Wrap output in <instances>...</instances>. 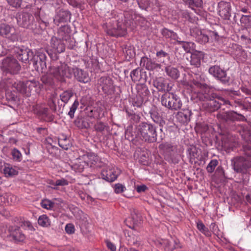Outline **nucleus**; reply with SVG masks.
<instances>
[{"mask_svg": "<svg viewBox=\"0 0 251 251\" xmlns=\"http://www.w3.org/2000/svg\"><path fill=\"white\" fill-rule=\"evenodd\" d=\"M151 118L153 121L158 124L160 126H163L165 124V121L163 120L162 117L159 115L155 109H151L149 112Z\"/></svg>", "mask_w": 251, "mask_h": 251, "instance_id": "473e14b6", "label": "nucleus"}, {"mask_svg": "<svg viewBox=\"0 0 251 251\" xmlns=\"http://www.w3.org/2000/svg\"><path fill=\"white\" fill-rule=\"evenodd\" d=\"M222 145L223 148L226 151L230 150L233 148V144L227 138H224L222 140Z\"/></svg>", "mask_w": 251, "mask_h": 251, "instance_id": "4d7b16f0", "label": "nucleus"}, {"mask_svg": "<svg viewBox=\"0 0 251 251\" xmlns=\"http://www.w3.org/2000/svg\"><path fill=\"white\" fill-rule=\"evenodd\" d=\"M79 105V102L77 100H75L72 106L70 108V111L68 113V115L70 117L71 119L73 118L74 117V114L76 110L77 109L78 106Z\"/></svg>", "mask_w": 251, "mask_h": 251, "instance_id": "bf43d9fd", "label": "nucleus"}, {"mask_svg": "<svg viewBox=\"0 0 251 251\" xmlns=\"http://www.w3.org/2000/svg\"><path fill=\"white\" fill-rule=\"evenodd\" d=\"M46 59V53L41 49L35 52L33 58L30 59V63L33 64L34 69L37 72H43L47 68Z\"/></svg>", "mask_w": 251, "mask_h": 251, "instance_id": "1a4fd4ad", "label": "nucleus"}, {"mask_svg": "<svg viewBox=\"0 0 251 251\" xmlns=\"http://www.w3.org/2000/svg\"><path fill=\"white\" fill-rule=\"evenodd\" d=\"M86 157L88 158V160H84L83 163L86 164L87 165H88L89 163H90L91 164H94L99 161V157L97 155L93 153H89L86 155H84L83 156V158H84L85 160H86Z\"/></svg>", "mask_w": 251, "mask_h": 251, "instance_id": "a19ab883", "label": "nucleus"}, {"mask_svg": "<svg viewBox=\"0 0 251 251\" xmlns=\"http://www.w3.org/2000/svg\"><path fill=\"white\" fill-rule=\"evenodd\" d=\"M189 7L191 8L194 7L200 8L202 6V0H182Z\"/></svg>", "mask_w": 251, "mask_h": 251, "instance_id": "37998d69", "label": "nucleus"}, {"mask_svg": "<svg viewBox=\"0 0 251 251\" xmlns=\"http://www.w3.org/2000/svg\"><path fill=\"white\" fill-rule=\"evenodd\" d=\"M2 68L4 71L14 75L20 72L21 67L16 58L6 57L2 60Z\"/></svg>", "mask_w": 251, "mask_h": 251, "instance_id": "f8f14e48", "label": "nucleus"}, {"mask_svg": "<svg viewBox=\"0 0 251 251\" xmlns=\"http://www.w3.org/2000/svg\"><path fill=\"white\" fill-rule=\"evenodd\" d=\"M40 80L42 83L41 88L43 87V85L52 87L54 84V80L52 76L47 74L43 75L40 78Z\"/></svg>", "mask_w": 251, "mask_h": 251, "instance_id": "4c0bfd02", "label": "nucleus"}, {"mask_svg": "<svg viewBox=\"0 0 251 251\" xmlns=\"http://www.w3.org/2000/svg\"><path fill=\"white\" fill-rule=\"evenodd\" d=\"M14 52L18 59L25 63H29L30 59L33 58L34 54L31 50L25 48L24 46L22 47H15L14 48Z\"/></svg>", "mask_w": 251, "mask_h": 251, "instance_id": "2eb2a0df", "label": "nucleus"}, {"mask_svg": "<svg viewBox=\"0 0 251 251\" xmlns=\"http://www.w3.org/2000/svg\"><path fill=\"white\" fill-rule=\"evenodd\" d=\"M209 40L213 41H217L219 39V35L218 32L211 30L207 31Z\"/></svg>", "mask_w": 251, "mask_h": 251, "instance_id": "e2e57ef3", "label": "nucleus"}, {"mask_svg": "<svg viewBox=\"0 0 251 251\" xmlns=\"http://www.w3.org/2000/svg\"><path fill=\"white\" fill-rule=\"evenodd\" d=\"M218 164V161L216 159L212 160L210 163L208 164L206 170L208 173H212L215 167Z\"/></svg>", "mask_w": 251, "mask_h": 251, "instance_id": "13d9d810", "label": "nucleus"}, {"mask_svg": "<svg viewBox=\"0 0 251 251\" xmlns=\"http://www.w3.org/2000/svg\"><path fill=\"white\" fill-rule=\"evenodd\" d=\"M38 223L42 226H48L50 225V220L46 215L40 216L38 220Z\"/></svg>", "mask_w": 251, "mask_h": 251, "instance_id": "3c124183", "label": "nucleus"}, {"mask_svg": "<svg viewBox=\"0 0 251 251\" xmlns=\"http://www.w3.org/2000/svg\"><path fill=\"white\" fill-rule=\"evenodd\" d=\"M72 14L69 10L61 9L59 10L53 19V23L58 26L61 23H67L70 21Z\"/></svg>", "mask_w": 251, "mask_h": 251, "instance_id": "f3484780", "label": "nucleus"}, {"mask_svg": "<svg viewBox=\"0 0 251 251\" xmlns=\"http://www.w3.org/2000/svg\"><path fill=\"white\" fill-rule=\"evenodd\" d=\"M73 71L75 77L78 81L83 83L90 81V78L86 72L76 67L73 68Z\"/></svg>", "mask_w": 251, "mask_h": 251, "instance_id": "b1692460", "label": "nucleus"}, {"mask_svg": "<svg viewBox=\"0 0 251 251\" xmlns=\"http://www.w3.org/2000/svg\"><path fill=\"white\" fill-rule=\"evenodd\" d=\"M240 22L242 26L246 29L251 27V15H243L240 19Z\"/></svg>", "mask_w": 251, "mask_h": 251, "instance_id": "79ce46f5", "label": "nucleus"}, {"mask_svg": "<svg viewBox=\"0 0 251 251\" xmlns=\"http://www.w3.org/2000/svg\"><path fill=\"white\" fill-rule=\"evenodd\" d=\"M140 65H142L145 68L150 71L158 72L161 69V65L156 62L151 58L147 56L142 57L140 60Z\"/></svg>", "mask_w": 251, "mask_h": 251, "instance_id": "dca6fc26", "label": "nucleus"}, {"mask_svg": "<svg viewBox=\"0 0 251 251\" xmlns=\"http://www.w3.org/2000/svg\"><path fill=\"white\" fill-rule=\"evenodd\" d=\"M208 72L223 84H226L229 82L230 77L227 76L226 71L221 68L219 66L214 65L210 67Z\"/></svg>", "mask_w": 251, "mask_h": 251, "instance_id": "4468645a", "label": "nucleus"}, {"mask_svg": "<svg viewBox=\"0 0 251 251\" xmlns=\"http://www.w3.org/2000/svg\"><path fill=\"white\" fill-rule=\"evenodd\" d=\"M101 175L104 179L109 182L114 181L117 177V175L112 170L103 171Z\"/></svg>", "mask_w": 251, "mask_h": 251, "instance_id": "e433bc0d", "label": "nucleus"}, {"mask_svg": "<svg viewBox=\"0 0 251 251\" xmlns=\"http://www.w3.org/2000/svg\"><path fill=\"white\" fill-rule=\"evenodd\" d=\"M62 40L58 38L53 36L50 40V47L54 51L58 53H61L65 51L66 42L63 43Z\"/></svg>", "mask_w": 251, "mask_h": 251, "instance_id": "4be33fe9", "label": "nucleus"}, {"mask_svg": "<svg viewBox=\"0 0 251 251\" xmlns=\"http://www.w3.org/2000/svg\"><path fill=\"white\" fill-rule=\"evenodd\" d=\"M197 227L199 230L204 234L205 236L209 237L211 236V233L201 221H199L197 223Z\"/></svg>", "mask_w": 251, "mask_h": 251, "instance_id": "de8ad7c7", "label": "nucleus"}, {"mask_svg": "<svg viewBox=\"0 0 251 251\" xmlns=\"http://www.w3.org/2000/svg\"><path fill=\"white\" fill-rule=\"evenodd\" d=\"M106 124L102 122H97L94 126V128L97 132H102L106 127Z\"/></svg>", "mask_w": 251, "mask_h": 251, "instance_id": "052dcab7", "label": "nucleus"}, {"mask_svg": "<svg viewBox=\"0 0 251 251\" xmlns=\"http://www.w3.org/2000/svg\"><path fill=\"white\" fill-rule=\"evenodd\" d=\"M203 55L201 52H195L191 54L190 64L196 68H199L201 65V59Z\"/></svg>", "mask_w": 251, "mask_h": 251, "instance_id": "c756f323", "label": "nucleus"}, {"mask_svg": "<svg viewBox=\"0 0 251 251\" xmlns=\"http://www.w3.org/2000/svg\"><path fill=\"white\" fill-rule=\"evenodd\" d=\"M6 84L8 87L11 86L19 93L26 96V88H25V82L19 81L17 82L14 81L11 79H8L6 81Z\"/></svg>", "mask_w": 251, "mask_h": 251, "instance_id": "5701e85b", "label": "nucleus"}, {"mask_svg": "<svg viewBox=\"0 0 251 251\" xmlns=\"http://www.w3.org/2000/svg\"><path fill=\"white\" fill-rule=\"evenodd\" d=\"M105 31L109 35L116 37L124 36L126 33L125 25L118 21H113L112 23H106Z\"/></svg>", "mask_w": 251, "mask_h": 251, "instance_id": "6e6552de", "label": "nucleus"}, {"mask_svg": "<svg viewBox=\"0 0 251 251\" xmlns=\"http://www.w3.org/2000/svg\"><path fill=\"white\" fill-rule=\"evenodd\" d=\"M87 114L88 117L95 119H100L104 115L102 109L100 107H93L90 110L88 109Z\"/></svg>", "mask_w": 251, "mask_h": 251, "instance_id": "7c9ffc66", "label": "nucleus"}, {"mask_svg": "<svg viewBox=\"0 0 251 251\" xmlns=\"http://www.w3.org/2000/svg\"><path fill=\"white\" fill-rule=\"evenodd\" d=\"M156 56L160 59L162 61V63L165 65H167V63L164 59L166 58L169 60L170 58V54L162 50L156 52Z\"/></svg>", "mask_w": 251, "mask_h": 251, "instance_id": "a18cd8bd", "label": "nucleus"}, {"mask_svg": "<svg viewBox=\"0 0 251 251\" xmlns=\"http://www.w3.org/2000/svg\"><path fill=\"white\" fill-rule=\"evenodd\" d=\"M162 34L166 38H170L176 41L178 40V37L175 32L167 28H164L162 30Z\"/></svg>", "mask_w": 251, "mask_h": 251, "instance_id": "c03bdc74", "label": "nucleus"}, {"mask_svg": "<svg viewBox=\"0 0 251 251\" xmlns=\"http://www.w3.org/2000/svg\"><path fill=\"white\" fill-rule=\"evenodd\" d=\"M42 84L35 80H27L25 81V88H26V97H29L31 95V92L35 91L41 89Z\"/></svg>", "mask_w": 251, "mask_h": 251, "instance_id": "a878e982", "label": "nucleus"}, {"mask_svg": "<svg viewBox=\"0 0 251 251\" xmlns=\"http://www.w3.org/2000/svg\"><path fill=\"white\" fill-rule=\"evenodd\" d=\"M3 173L6 176L12 177L17 175L18 171L16 167L13 168L12 166L8 165L4 167Z\"/></svg>", "mask_w": 251, "mask_h": 251, "instance_id": "ea45409f", "label": "nucleus"}, {"mask_svg": "<svg viewBox=\"0 0 251 251\" xmlns=\"http://www.w3.org/2000/svg\"><path fill=\"white\" fill-rule=\"evenodd\" d=\"M177 42L179 44L182 45V48L186 52H190L191 49L193 45V44L192 42L181 41L178 40H177Z\"/></svg>", "mask_w": 251, "mask_h": 251, "instance_id": "6e6d98bb", "label": "nucleus"}, {"mask_svg": "<svg viewBox=\"0 0 251 251\" xmlns=\"http://www.w3.org/2000/svg\"><path fill=\"white\" fill-rule=\"evenodd\" d=\"M124 51L130 58L134 55V47L131 46L126 45Z\"/></svg>", "mask_w": 251, "mask_h": 251, "instance_id": "0e129e2a", "label": "nucleus"}, {"mask_svg": "<svg viewBox=\"0 0 251 251\" xmlns=\"http://www.w3.org/2000/svg\"><path fill=\"white\" fill-rule=\"evenodd\" d=\"M126 113L130 117V120L135 123L139 122L141 117L139 114H135L133 110L126 109Z\"/></svg>", "mask_w": 251, "mask_h": 251, "instance_id": "8fccbe9b", "label": "nucleus"}, {"mask_svg": "<svg viewBox=\"0 0 251 251\" xmlns=\"http://www.w3.org/2000/svg\"><path fill=\"white\" fill-rule=\"evenodd\" d=\"M10 235L13 239L17 242H23L25 239V236L18 226H11L9 227Z\"/></svg>", "mask_w": 251, "mask_h": 251, "instance_id": "bb28decb", "label": "nucleus"}, {"mask_svg": "<svg viewBox=\"0 0 251 251\" xmlns=\"http://www.w3.org/2000/svg\"><path fill=\"white\" fill-rule=\"evenodd\" d=\"M167 75L173 79H177L179 76V72L178 69L171 66H167L165 68Z\"/></svg>", "mask_w": 251, "mask_h": 251, "instance_id": "f704fd0d", "label": "nucleus"}, {"mask_svg": "<svg viewBox=\"0 0 251 251\" xmlns=\"http://www.w3.org/2000/svg\"><path fill=\"white\" fill-rule=\"evenodd\" d=\"M204 99L201 98L203 100L205 101L202 104L203 108L208 112H213L218 110L222 105L221 102L216 100V99L220 100L223 104H229L230 102L221 97L218 96L216 94L212 93L211 95L205 94Z\"/></svg>", "mask_w": 251, "mask_h": 251, "instance_id": "7ed1b4c3", "label": "nucleus"}, {"mask_svg": "<svg viewBox=\"0 0 251 251\" xmlns=\"http://www.w3.org/2000/svg\"><path fill=\"white\" fill-rule=\"evenodd\" d=\"M45 53L47 52L48 55L50 56V57L54 60H57L58 58V54L59 53L56 52L53 50L51 48V49L50 50H42Z\"/></svg>", "mask_w": 251, "mask_h": 251, "instance_id": "680f3d73", "label": "nucleus"}, {"mask_svg": "<svg viewBox=\"0 0 251 251\" xmlns=\"http://www.w3.org/2000/svg\"><path fill=\"white\" fill-rule=\"evenodd\" d=\"M153 85L159 91L169 92L172 89V87L169 86L167 80L163 77L156 78L153 80Z\"/></svg>", "mask_w": 251, "mask_h": 251, "instance_id": "aec40b11", "label": "nucleus"}, {"mask_svg": "<svg viewBox=\"0 0 251 251\" xmlns=\"http://www.w3.org/2000/svg\"><path fill=\"white\" fill-rule=\"evenodd\" d=\"M231 165L236 173L246 174L248 170L251 168V159H248L241 156H236L231 160Z\"/></svg>", "mask_w": 251, "mask_h": 251, "instance_id": "0eeeda50", "label": "nucleus"}, {"mask_svg": "<svg viewBox=\"0 0 251 251\" xmlns=\"http://www.w3.org/2000/svg\"><path fill=\"white\" fill-rule=\"evenodd\" d=\"M176 246L177 245L175 241H167L164 247L165 251H173L177 248Z\"/></svg>", "mask_w": 251, "mask_h": 251, "instance_id": "864d4df0", "label": "nucleus"}, {"mask_svg": "<svg viewBox=\"0 0 251 251\" xmlns=\"http://www.w3.org/2000/svg\"><path fill=\"white\" fill-rule=\"evenodd\" d=\"M231 6L229 2L221 1L218 3V13L224 19L229 20L231 17Z\"/></svg>", "mask_w": 251, "mask_h": 251, "instance_id": "a211bd4d", "label": "nucleus"}, {"mask_svg": "<svg viewBox=\"0 0 251 251\" xmlns=\"http://www.w3.org/2000/svg\"><path fill=\"white\" fill-rule=\"evenodd\" d=\"M250 144H248V145H243L242 149L245 155L251 157V145Z\"/></svg>", "mask_w": 251, "mask_h": 251, "instance_id": "338daca9", "label": "nucleus"}, {"mask_svg": "<svg viewBox=\"0 0 251 251\" xmlns=\"http://www.w3.org/2000/svg\"><path fill=\"white\" fill-rule=\"evenodd\" d=\"M191 34L195 36L196 41L201 44H205L209 41L207 32L204 33L199 29H196L195 30H193V32H191Z\"/></svg>", "mask_w": 251, "mask_h": 251, "instance_id": "c85d7f7f", "label": "nucleus"}, {"mask_svg": "<svg viewBox=\"0 0 251 251\" xmlns=\"http://www.w3.org/2000/svg\"><path fill=\"white\" fill-rule=\"evenodd\" d=\"M144 98L137 95L135 97L132 99V104L134 107H140L144 101Z\"/></svg>", "mask_w": 251, "mask_h": 251, "instance_id": "5fc2aeb1", "label": "nucleus"}, {"mask_svg": "<svg viewBox=\"0 0 251 251\" xmlns=\"http://www.w3.org/2000/svg\"><path fill=\"white\" fill-rule=\"evenodd\" d=\"M192 112L189 109H183L177 112L176 118L177 122L181 124L186 125L190 122Z\"/></svg>", "mask_w": 251, "mask_h": 251, "instance_id": "412c9836", "label": "nucleus"}, {"mask_svg": "<svg viewBox=\"0 0 251 251\" xmlns=\"http://www.w3.org/2000/svg\"><path fill=\"white\" fill-rule=\"evenodd\" d=\"M217 118L227 124H230L235 121H245L246 120L243 115L238 113L233 110L218 113L217 114Z\"/></svg>", "mask_w": 251, "mask_h": 251, "instance_id": "9d476101", "label": "nucleus"}, {"mask_svg": "<svg viewBox=\"0 0 251 251\" xmlns=\"http://www.w3.org/2000/svg\"><path fill=\"white\" fill-rule=\"evenodd\" d=\"M100 85L105 93H111L113 91V81L109 77H102L100 79Z\"/></svg>", "mask_w": 251, "mask_h": 251, "instance_id": "cd10ccee", "label": "nucleus"}, {"mask_svg": "<svg viewBox=\"0 0 251 251\" xmlns=\"http://www.w3.org/2000/svg\"><path fill=\"white\" fill-rule=\"evenodd\" d=\"M137 93L139 96H141L145 99H147L150 94L148 88L144 84H141L138 86Z\"/></svg>", "mask_w": 251, "mask_h": 251, "instance_id": "c9c22d12", "label": "nucleus"}, {"mask_svg": "<svg viewBox=\"0 0 251 251\" xmlns=\"http://www.w3.org/2000/svg\"><path fill=\"white\" fill-rule=\"evenodd\" d=\"M73 95V93L72 91L71 90H67L64 91L60 95V98L63 102L66 103Z\"/></svg>", "mask_w": 251, "mask_h": 251, "instance_id": "49530a36", "label": "nucleus"}, {"mask_svg": "<svg viewBox=\"0 0 251 251\" xmlns=\"http://www.w3.org/2000/svg\"><path fill=\"white\" fill-rule=\"evenodd\" d=\"M41 205L43 208L52 209L54 206V203L50 200L44 199L42 201Z\"/></svg>", "mask_w": 251, "mask_h": 251, "instance_id": "603ef678", "label": "nucleus"}, {"mask_svg": "<svg viewBox=\"0 0 251 251\" xmlns=\"http://www.w3.org/2000/svg\"><path fill=\"white\" fill-rule=\"evenodd\" d=\"M137 135L142 140L154 143L157 140L156 127L150 123L142 122L137 127Z\"/></svg>", "mask_w": 251, "mask_h": 251, "instance_id": "f03ea898", "label": "nucleus"}, {"mask_svg": "<svg viewBox=\"0 0 251 251\" xmlns=\"http://www.w3.org/2000/svg\"><path fill=\"white\" fill-rule=\"evenodd\" d=\"M161 102L162 105L172 110H177L182 105L180 99L173 93H165L162 95Z\"/></svg>", "mask_w": 251, "mask_h": 251, "instance_id": "20e7f679", "label": "nucleus"}, {"mask_svg": "<svg viewBox=\"0 0 251 251\" xmlns=\"http://www.w3.org/2000/svg\"><path fill=\"white\" fill-rule=\"evenodd\" d=\"M158 149L168 162L175 164L178 163L179 155L177 153L176 145L170 142H162L159 145Z\"/></svg>", "mask_w": 251, "mask_h": 251, "instance_id": "f257e3e1", "label": "nucleus"}, {"mask_svg": "<svg viewBox=\"0 0 251 251\" xmlns=\"http://www.w3.org/2000/svg\"><path fill=\"white\" fill-rule=\"evenodd\" d=\"M8 3L14 7H20L21 5L22 0H7Z\"/></svg>", "mask_w": 251, "mask_h": 251, "instance_id": "774afa93", "label": "nucleus"}, {"mask_svg": "<svg viewBox=\"0 0 251 251\" xmlns=\"http://www.w3.org/2000/svg\"><path fill=\"white\" fill-rule=\"evenodd\" d=\"M0 36L7 38L12 42H18L19 39V34L15 28L6 24L0 25Z\"/></svg>", "mask_w": 251, "mask_h": 251, "instance_id": "9b49d317", "label": "nucleus"}, {"mask_svg": "<svg viewBox=\"0 0 251 251\" xmlns=\"http://www.w3.org/2000/svg\"><path fill=\"white\" fill-rule=\"evenodd\" d=\"M70 68L65 63H61L60 66L51 67L50 71L53 76L61 83L66 82L65 78L71 77Z\"/></svg>", "mask_w": 251, "mask_h": 251, "instance_id": "423d86ee", "label": "nucleus"}, {"mask_svg": "<svg viewBox=\"0 0 251 251\" xmlns=\"http://www.w3.org/2000/svg\"><path fill=\"white\" fill-rule=\"evenodd\" d=\"M58 142V145L64 150H67L70 147V141L66 137L63 136L62 138H59Z\"/></svg>", "mask_w": 251, "mask_h": 251, "instance_id": "09e8293b", "label": "nucleus"}, {"mask_svg": "<svg viewBox=\"0 0 251 251\" xmlns=\"http://www.w3.org/2000/svg\"><path fill=\"white\" fill-rule=\"evenodd\" d=\"M130 76L134 82L140 81L143 83L146 82L148 78L146 72L139 68L133 70L131 72Z\"/></svg>", "mask_w": 251, "mask_h": 251, "instance_id": "6ab92c4d", "label": "nucleus"}, {"mask_svg": "<svg viewBox=\"0 0 251 251\" xmlns=\"http://www.w3.org/2000/svg\"><path fill=\"white\" fill-rule=\"evenodd\" d=\"M133 226L130 230H126L125 232L128 244L129 245H135L138 242V231Z\"/></svg>", "mask_w": 251, "mask_h": 251, "instance_id": "393cba45", "label": "nucleus"}, {"mask_svg": "<svg viewBox=\"0 0 251 251\" xmlns=\"http://www.w3.org/2000/svg\"><path fill=\"white\" fill-rule=\"evenodd\" d=\"M71 26L66 25L60 26L57 30L56 37L66 42L67 47L72 50L75 46V41L71 37Z\"/></svg>", "mask_w": 251, "mask_h": 251, "instance_id": "39448f33", "label": "nucleus"}, {"mask_svg": "<svg viewBox=\"0 0 251 251\" xmlns=\"http://www.w3.org/2000/svg\"><path fill=\"white\" fill-rule=\"evenodd\" d=\"M39 114L43 117H48L50 119H52V115L50 114L48 108H41L39 111Z\"/></svg>", "mask_w": 251, "mask_h": 251, "instance_id": "69168bd1", "label": "nucleus"}, {"mask_svg": "<svg viewBox=\"0 0 251 251\" xmlns=\"http://www.w3.org/2000/svg\"><path fill=\"white\" fill-rule=\"evenodd\" d=\"M75 125L79 128L87 129L90 127V124L86 118L77 117L74 121Z\"/></svg>", "mask_w": 251, "mask_h": 251, "instance_id": "72a5a7b5", "label": "nucleus"}, {"mask_svg": "<svg viewBox=\"0 0 251 251\" xmlns=\"http://www.w3.org/2000/svg\"><path fill=\"white\" fill-rule=\"evenodd\" d=\"M6 100L12 104H15L19 101V99L15 92L7 90L5 92Z\"/></svg>", "mask_w": 251, "mask_h": 251, "instance_id": "58836bf2", "label": "nucleus"}, {"mask_svg": "<svg viewBox=\"0 0 251 251\" xmlns=\"http://www.w3.org/2000/svg\"><path fill=\"white\" fill-rule=\"evenodd\" d=\"M17 20L18 24L24 28H33V26L35 22L34 16L27 12H22L17 14Z\"/></svg>", "mask_w": 251, "mask_h": 251, "instance_id": "ddd939ff", "label": "nucleus"}, {"mask_svg": "<svg viewBox=\"0 0 251 251\" xmlns=\"http://www.w3.org/2000/svg\"><path fill=\"white\" fill-rule=\"evenodd\" d=\"M238 132L243 140L247 144H251V133L247 127L240 126Z\"/></svg>", "mask_w": 251, "mask_h": 251, "instance_id": "2f4dec72", "label": "nucleus"}]
</instances>
